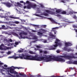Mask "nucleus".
<instances>
[{
  "label": "nucleus",
  "mask_w": 77,
  "mask_h": 77,
  "mask_svg": "<svg viewBox=\"0 0 77 77\" xmlns=\"http://www.w3.org/2000/svg\"><path fill=\"white\" fill-rule=\"evenodd\" d=\"M17 4L18 6H22V5H21V4H20L19 2H17Z\"/></svg>",
  "instance_id": "obj_25"
},
{
  "label": "nucleus",
  "mask_w": 77,
  "mask_h": 77,
  "mask_svg": "<svg viewBox=\"0 0 77 77\" xmlns=\"http://www.w3.org/2000/svg\"><path fill=\"white\" fill-rule=\"evenodd\" d=\"M45 56L38 57L37 55H35V56H32L31 55H28L27 54H22V56H20V59H24L30 60L44 61V62H46L53 60H55L57 62H65V60L59 57H55L54 56L52 57L51 55H49V57H48L46 55H45Z\"/></svg>",
  "instance_id": "obj_1"
},
{
  "label": "nucleus",
  "mask_w": 77,
  "mask_h": 77,
  "mask_svg": "<svg viewBox=\"0 0 77 77\" xmlns=\"http://www.w3.org/2000/svg\"><path fill=\"white\" fill-rule=\"evenodd\" d=\"M68 49V48H66V47H65L64 48V50H65V51H67V50Z\"/></svg>",
  "instance_id": "obj_38"
},
{
  "label": "nucleus",
  "mask_w": 77,
  "mask_h": 77,
  "mask_svg": "<svg viewBox=\"0 0 77 77\" xmlns=\"http://www.w3.org/2000/svg\"><path fill=\"white\" fill-rule=\"evenodd\" d=\"M61 14H63L64 15L66 14H67V11H63L61 12Z\"/></svg>",
  "instance_id": "obj_18"
},
{
  "label": "nucleus",
  "mask_w": 77,
  "mask_h": 77,
  "mask_svg": "<svg viewBox=\"0 0 77 77\" xmlns=\"http://www.w3.org/2000/svg\"><path fill=\"white\" fill-rule=\"evenodd\" d=\"M44 15H45V16H48V14L46 13H45L44 14Z\"/></svg>",
  "instance_id": "obj_45"
},
{
  "label": "nucleus",
  "mask_w": 77,
  "mask_h": 77,
  "mask_svg": "<svg viewBox=\"0 0 77 77\" xmlns=\"http://www.w3.org/2000/svg\"><path fill=\"white\" fill-rule=\"evenodd\" d=\"M46 12H47L48 14H51V15H53V14H55L56 13L54 11H49L48 10H46L45 11Z\"/></svg>",
  "instance_id": "obj_7"
},
{
  "label": "nucleus",
  "mask_w": 77,
  "mask_h": 77,
  "mask_svg": "<svg viewBox=\"0 0 77 77\" xmlns=\"http://www.w3.org/2000/svg\"><path fill=\"white\" fill-rule=\"evenodd\" d=\"M42 27H44V28H46V27H47V26L46 25H43L42 26Z\"/></svg>",
  "instance_id": "obj_39"
},
{
  "label": "nucleus",
  "mask_w": 77,
  "mask_h": 77,
  "mask_svg": "<svg viewBox=\"0 0 77 77\" xmlns=\"http://www.w3.org/2000/svg\"><path fill=\"white\" fill-rule=\"evenodd\" d=\"M15 45H18V44H19V42H16L15 43Z\"/></svg>",
  "instance_id": "obj_33"
},
{
  "label": "nucleus",
  "mask_w": 77,
  "mask_h": 77,
  "mask_svg": "<svg viewBox=\"0 0 77 77\" xmlns=\"http://www.w3.org/2000/svg\"><path fill=\"white\" fill-rule=\"evenodd\" d=\"M58 46V45H57V44H56L52 46H51L50 50H56V48H54V47H57Z\"/></svg>",
  "instance_id": "obj_8"
},
{
  "label": "nucleus",
  "mask_w": 77,
  "mask_h": 77,
  "mask_svg": "<svg viewBox=\"0 0 77 77\" xmlns=\"http://www.w3.org/2000/svg\"><path fill=\"white\" fill-rule=\"evenodd\" d=\"M2 68L4 69H6V70L9 69L10 72L11 73V74H14V70L12 66L10 67H8L7 68H5V67H4V66H2Z\"/></svg>",
  "instance_id": "obj_3"
},
{
  "label": "nucleus",
  "mask_w": 77,
  "mask_h": 77,
  "mask_svg": "<svg viewBox=\"0 0 77 77\" xmlns=\"http://www.w3.org/2000/svg\"><path fill=\"white\" fill-rule=\"evenodd\" d=\"M13 74H18V72H15L14 71V73Z\"/></svg>",
  "instance_id": "obj_43"
},
{
  "label": "nucleus",
  "mask_w": 77,
  "mask_h": 77,
  "mask_svg": "<svg viewBox=\"0 0 77 77\" xmlns=\"http://www.w3.org/2000/svg\"><path fill=\"white\" fill-rule=\"evenodd\" d=\"M32 8H35L37 6L36 5H31Z\"/></svg>",
  "instance_id": "obj_20"
},
{
  "label": "nucleus",
  "mask_w": 77,
  "mask_h": 77,
  "mask_svg": "<svg viewBox=\"0 0 77 77\" xmlns=\"http://www.w3.org/2000/svg\"><path fill=\"white\" fill-rule=\"evenodd\" d=\"M69 14H71V15L72 14L73 15V12L71 9L69 10L68 11H67V15H69Z\"/></svg>",
  "instance_id": "obj_11"
},
{
  "label": "nucleus",
  "mask_w": 77,
  "mask_h": 77,
  "mask_svg": "<svg viewBox=\"0 0 77 77\" xmlns=\"http://www.w3.org/2000/svg\"><path fill=\"white\" fill-rule=\"evenodd\" d=\"M56 52L57 53H60V51L59 50H57L56 51Z\"/></svg>",
  "instance_id": "obj_48"
},
{
  "label": "nucleus",
  "mask_w": 77,
  "mask_h": 77,
  "mask_svg": "<svg viewBox=\"0 0 77 77\" xmlns=\"http://www.w3.org/2000/svg\"><path fill=\"white\" fill-rule=\"evenodd\" d=\"M60 3H66V0L60 1Z\"/></svg>",
  "instance_id": "obj_23"
},
{
  "label": "nucleus",
  "mask_w": 77,
  "mask_h": 77,
  "mask_svg": "<svg viewBox=\"0 0 77 77\" xmlns=\"http://www.w3.org/2000/svg\"><path fill=\"white\" fill-rule=\"evenodd\" d=\"M5 16L2 17H1L4 18H6V20H9V18H8L9 17V16H6V15H8V14L6 13L5 14Z\"/></svg>",
  "instance_id": "obj_13"
},
{
  "label": "nucleus",
  "mask_w": 77,
  "mask_h": 77,
  "mask_svg": "<svg viewBox=\"0 0 77 77\" xmlns=\"http://www.w3.org/2000/svg\"><path fill=\"white\" fill-rule=\"evenodd\" d=\"M51 77H61L60 76H51Z\"/></svg>",
  "instance_id": "obj_51"
},
{
  "label": "nucleus",
  "mask_w": 77,
  "mask_h": 77,
  "mask_svg": "<svg viewBox=\"0 0 77 77\" xmlns=\"http://www.w3.org/2000/svg\"><path fill=\"white\" fill-rule=\"evenodd\" d=\"M60 27H62V26H60L59 27H56L55 28H52V30H55V29H59Z\"/></svg>",
  "instance_id": "obj_19"
},
{
  "label": "nucleus",
  "mask_w": 77,
  "mask_h": 77,
  "mask_svg": "<svg viewBox=\"0 0 77 77\" xmlns=\"http://www.w3.org/2000/svg\"><path fill=\"white\" fill-rule=\"evenodd\" d=\"M73 64H75L76 65L77 64V61H73Z\"/></svg>",
  "instance_id": "obj_26"
},
{
  "label": "nucleus",
  "mask_w": 77,
  "mask_h": 77,
  "mask_svg": "<svg viewBox=\"0 0 77 77\" xmlns=\"http://www.w3.org/2000/svg\"><path fill=\"white\" fill-rule=\"evenodd\" d=\"M12 68H13V69H14H14H21V68H21L20 67H14V66H11Z\"/></svg>",
  "instance_id": "obj_16"
},
{
  "label": "nucleus",
  "mask_w": 77,
  "mask_h": 77,
  "mask_svg": "<svg viewBox=\"0 0 77 77\" xmlns=\"http://www.w3.org/2000/svg\"><path fill=\"white\" fill-rule=\"evenodd\" d=\"M38 51H39V53H43V51L42 50H41V49H39L38 50Z\"/></svg>",
  "instance_id": "obj_28"
},
{
  "label": "nucleus",
  "mask_w": 77,
  "mask_h": 77,
  "mask_svg": "<svg viewBox=\"0 0 77 77\" xmlns=\"http://www.w3.org/2000/svg\"><path fill=\"white\" fill-rule=\"evenodd\" d=\"M58 42H60V40L59 39H57L56 40V41L55 42V44H57L58 45H60V46H61L62 43H58Z\"/></svg>",
  "instance_id": "obj_9"
},
{
  "label": "nucleus",
  "mask_w": 77,
  "mask_h": 77,
  "mask_svg": "<svg viewBox=\"0 0 77 77\" xmlns=\"http://www.w3.org/2000/svg\"><path fill=\"white\" fill-rule=\"evenodd\" d=\"M14 23H15V24H19L20 22L18 21H16L14 22Z\"/></svg>",
  "instance_id": "obj_30"
},
{
  "label": "nucleus",
  "mask_w": 77,
  "mask_h": 77,
  "mask_svg": "<svg viewBox=\"0 0 77 77\" xmlns=\"http://www.w3.org/2000/svg\"><path fill=\"white\" fill-rule=\"evenodd\" d=\"M67 63H69V64H71L72 63V62L71 61H69L67 62Z\"/></svg>",
  "instance_id": "obj_32"
},
{
  "label": "nucleus",
  "mask_w": 77,
  "mask_h": 77,
  "mask_svg": "<svg viewBox=\"0 0 77 77\" xmlns=\"http://www.w3.org/2000/svg\"><path fill=\"white\" fill-rule=\"evenodd\" d=\"M56 16H57V17H60V14H57L56 15Z\"/></svg>",
  "instance_id": "obj_50"
},
{
  "label": "nucleus",
  "mask_w": 77,
  "mask_h": 77,
  "mask_svg": "<svg viewBox=\"0 0 77 77\" xmlns=\"http://www.w3.org/2000/svg\"><path fill=\"white\" fill-rule=\"evenodd\" d=\"M38 50H39V49H38V48L37 49L36 48H35V50L36 51Z\"/></svg>",
  "instance_id": "obj_59"
},
{
  "label": "nucleus",
  "mask_w": 77,
  "mask_h": 77,
  "mask_svg": "<svg viewBox=\"0 0 77 77\" xmlns=\"http://www.w3.org/2000/svg\"><path fill=\"white\" fill-rule=\"evenodd\" d=\"M32 31L33 32H36V31L35 30H32Z\"/></svg>",
  "instance_id": "obj_60"
},
{
  "label": "nucleus",
  "mask_w": 77,
  "mask_h": 77,
  "mask_svg": "<svg viewBox=\"0 0 77 77\" xmlns=\"http://www.w3.org/2000/svg\"><path fill=\"white\" fill-rule=\"evenodd\" d=\"M29 53L30 54H36V53H35V52H33L32 51H29Z\"/></svg>",
  "instance_id": "obj_17"
},
{
  "label": "nucleus",
  "mask_w": 77,
  "mask_h": 77,
  "mask_svg": "<svg viewBox=\"0 0 77 77\" xmlns=\"http://www.w3.org/2000/svg\"><path fill=\"white\" fill-rule=\"evenodd\" d=\"M60 57H66L69 60H72V59H77V57L74 56L73 54H71L70 55L65 54L64 56H61Z\"/></svg>",
  "instance_id": "obj_2"
},
{
  "label": "nucleus",
  "mask_w": 77,
  "mask_h": 77,
  "mask_svg": "<svg viewBox=\"0 0 77 77\" xmlns=\"http://www.w3.org/2000/svg\"><path fill=\"white\" fill-rule=\"evenodd\" d=\"M56 12H57V13H60V12H61V10L60 9L57 10L56 11Z\"/></svg>",
  "instance_id": "obj_21"
},
{
  "label": "nucleus",
  "mask_w": 77,
  "mask_h": 77,
  "mask_svg": "<svg viewBox=\"0 0 77 77\" xmlns=\"http://www.w3.org/2000/svg\"><path fill=\"white\" fill-rule=\"evenodd\" d=\"M1 46H4V45L3 44H2L1 45Z\"/></svg>",
  "instance_id": "obj_64"
},
{
  "label": "nucleus",
  "mask_w": 77,
  "mask_h": 77,
  "mask_svg": "<svg viewBox=\"0 0 77 77\" xmlns=\"http://www.w3.org/2000/svg\"><path fill=\"white\" fill-rule=\"evenodd\" d=\"M44 54H47L48 53V52L47 51H44L43 52Z\"/></svg>",
  "instance_id": "obj_37"
},
{
  "label": "nucleus",
  "mask_w": 77,
  "mask_h": 77,
  "mask_svg": "<svg viewBox=\"0 0 77 77\" xmlns=\"http://www.w3.org/2000/svg\"><path fill=\"white\" fill-rule=\"evenodd\" d=\"M18 52H19V53H22V52H23V51L21 50H19L18 51Z\"/></svg>",
  "instance_id": "obj_41"
},
{
  "label": "nucleus",
  "mask_w": 77,
  "mask_h": 77,
  "mask_svg": "<svg viewBox=\"0 0 77 77\" xmlns=\"http://www.w3.org/2000/svg\"><path fill=\"white\" fill-rule=\"evenodd\" d=\"M3 64V63H0V67L1 65H2Z\"/></svg>",
  "instance_id": "obj_53"
},
{
  "label": "nucleus",
  "mask_w": 77,
  "mask_h": 77,
  "mask_svg": "<svg viewBox=\"0 0 77 77\" xmlns=\"http://www.w3.org/2000/svg\"><path fill=\"white\" fill-rule=\"evenodd\" d=\"M37 12L38 13H41V11H40L41 10H37Z\"/></svg>",
  "instance_id": "obj_46"
},
{
  "label": "nucleus",
  "mask_w": 77,
  "mask_h": 77,
  "mask_svg": "<svg viewBox=\"0 0 77 77\" xmlns=\"http://www.w3.org/2000/svg\"><path fill=\"white\" fill-rule=\"evenodd\" d=\"M26 4H28L29 5L31 4V3L29 1H27L26 2Z\"/></svg>",
  "instance_id": "obj_24"
},
{
  "label": "nucleus",
  "mask_w": 77,
  "mask_h": 77,
  "mask_svg": "<svg viewBox=\"0 0 77 77\" xmlns=\"http://www.w3.org/2000/svg\"><path fill=\"white\" fill-rule=\"evenodd\" d=\"M11 52L10 51H9L8 52V54H11Z\"/></svg>",
  "instance_id": "obj_47"
},
{
  "label": "nucleus",
  "mask_w": 77,
  "mask_h": 77,
  "mask_svg": "<svg viewBox=\"0 0 77 77\" xmlns=\"http://www.w3.org/2000/svg\"><path fill=\"white\" fill-rule=\"evenodd\" d=\"M5 25L2 26V27L1 28L2 29H5Z\"/></svg>",
  "instance_id": "obj_34"
},
{
  "label": "nucleus",
  "mask_w": 77,
  "mask_h": 77,
  "mask_svg": "<svg viewBox=\"0 0 77 77\" xmlns=\"http://www.w3.org/2000/svg\"><path fill=\"white\" fill-rule=\"evenodd\" d=\"M67 51L68 52H69V51H71V49H67Z\"/></svg>",
  "instance_id": "obj_42"
},
{
  "label": "nucleus",
  "mask_w": 77,
  "mask_h": 77,
  "mask_svg": "<svg viewBox=\"0 0 77 77\" xmlns=\"http://www.w3.org/2000/svg\"><path fill=\"white\" fill-rule=\"evenodd\" d=\"M22 21L24 22L25 23L26 22V20H22Z\"/></svg>",
  "instance_id": "obj_62"
},
{
  "label": "nucleus",
  "mask_w": 77,
  "mask_h": 77,
  "mask_svg": "<svg viewBox=\"0 0 77 77\" xmlns=\"http://www.w3.org/2000/svg\"><path fill=\"white\" fill-rule=\"evenodd\" d=\"M72 27H73L75 28V27H76V26H75V25H72Z\"/></svg>",
  "instance_id": "obj_57"
},
{
  "label": "nucleus",
  "mask_w": 77,
  "mask_h": 77,
  "mask_svg": "<svg viewBox=\"0 0 77 77\" xmlns=\"http://www.w3.org/2000/svg\"><path fill=\"white\" fill-rule=\"evenodd\" d=\"M6 5L7 7H8V8H11L12 5V4L8 2L6 4Z\"/></svg>",
  "instance_id": "obj_12"
},
{
  "label": "nucleus",
  "mask_w": 77,
  "mask_h": 77,
  "mask_svg": "<svg viewBox=\"0 0 77 77\" xmlns=\"http://www.w3.org/2000/svg\"><path fill=\"white\" fill-rule=\"evenodd\" d=\"M33 38L34 39H35V40L38 39V38L36 36H34L33 37Z\"/></svg>",
  "instance_id": "obj_29"
},
{
  "label": "nucleus",
  "mask_w": 77,
  "mask_h": 77,
  "mask_svg": "<svg viewBox=\"0 0 77 77\" xmlns=\"http://www.w3.org/2000/svg\"><path fill=\"white\" fill-rule=\"evenodd\" d=\"M26 8H27V9H30L31 8H32V4H29V5H28L27 6Z\"/></svg>",
  "instance_id": "obj_15"
},
{
  "label": "nucleus",
  "mask_w": 77,
  "mask_h": 77,
  "mask_svg": "<svg viewBox=\"0 0 77 77\" xmlns=\"http://www.w3.org/2000/svg\"><path fill=\"white\" fill-rule=\"evenodd\" d=\"M20 3H24V2L23 1H21L20 2Z\"/></svg>",
  "instance_id": "obj_56"
},
{
  "label": "nucleus",
  "mask_w": 77,
  "mask_h": 77,
  "mask_svg": "<svg viewBox=\"0 0 77 77\" xmlns=\"http://www.w3.org/2000/svg\"><path fill=\"white\" fill-rule=\"evenodd\" d=\"M3 49V48L2 46H0V50H2Z\"/></svg>",
  "instance_id": "obj_54"
},
{
  "label": "nucleus",
  "mask_w": 77,
  "mask_h": 77,
  "mask_svg": "<svg viewBox=\"0 0 77 77\" xmlns=\"http://www.w3.org/2000/svg\"><path fill=\"white\" fill-rule=\"evenodd\" d=\"M32 26H34V27H38V26H39L38 25H34V24L32 25Z\"/></svg>",
  "instance_id": "obj_40"
},
{
  "label": "nucleus",
  "mask_w": 77,
  "mask_h": 77,
  "mask_svg": "<svg viewBox=\"0 0 77 77\" xmlns=\"http://www.w3.org/2000/svg\"><path fill=\"white\" fill-rule=\"evenodd\" d=\"M73 18H74V19H77V17H76V16H75V15H74L73 16Z\"/></svg>",
  "instance_id": "obj_35"
},
{
  "label": "nucleus",
  "mask_w": 77,
  "mask_h": 77,
  "mask_svg": "<svg viewBox=\"0 0 77 77\" xmlns=\"http://www.w3.org/2000/svg\"><path fill=\"white\" fill-rule=\"evenodd\" d=\"M39 31H43L41 32H38V34H39V35H43V33H46L47 32V31L42 28H41L40 29H39Z\"/></svg>",
  "instance_id": "obj_4"
},
{
  "label": "nucleus",
  "mask_w": 77,
  "mask_h": 77,
  "mask_svg": "<svg viewBox=\"0 0 77 77\" xmlns=\"http://www.w3.org/2000/svg\"><path fill=\"white\" fill-rule=\"evenodd\" d=\"M48 19L51 21V22L53 24H58L59 25H60V23H57V22H56L54 20H53L51 18H48Z\"/></svg>",
  "instance_id": "obj_6"
},
{
  "label": "nucleus",
  "mask_w": 77,
  "mask_h": 77,
  "mask_svg": "<svg viewBox=\"0 0 77 77\" xmlns=\"http://www.w3.org/2000/svg\"><path fill=\"white\" fill-rule=\"evenodd\" d=\"M54 32V34L55 35L56 34V32H57V31H55Z\"/></svg>",
  "instance_id": "obj_58"
},
{
  "label": "nucleus",
  "mask_w": 77,
  "mask_h": 77,
  "mask_svg": "<svg viewBox=\"0 0 77 77\" xmlns=\"http://www.w3.org/2000/svg\"><path fill=\"white\" fill-rule=\"evenodd\" d=\"M74 23V22H70V23Z\"/></svg>",
  "instance_id": "obj_63"
},
{
  "label": "nucleus",
  "mask_w": 77,
  "mask_h": 77,
  "mask_svg": "<svg viewBox=\"0 0 77 77\" xmlns=\"http://www.w3.org/2000/svg\"><path fill=\"white\" fill-rule=\"evenodd\" d=\"M23 35H27V33L25 32L24 31H23L22 32H20L19 34V35L20 36V37L21 38H23Z\"/></svg>",
  "instance_id": "obj_5"
},
{
  "label": "nucleus",
  "mask_w": 77,
  "mask_h": 77,
  "mask_svg": "<svg viewBox=\"0 0 77 77\" xmlns=\"http://www.w3.org/2000/svg\"><path fill=\"white\" fill-rule=\"evenodd\" d=\"M9 18H13V19H20V17H13L11 16H9Z\"/></svg>",
  "instance_id": "obj_14"
},
{
  "label": "nucleus",
  "mask_w": 77,
  "mask_h": 77,
  "mask_svg": "<svg viewBox=\"0 0 77 77\" xmlns=\"http://www.w3.org/2000/svg\"><path fill=\"white\" fill-rule=\"evenodd\" d=\"M4 67H5L6 68H7V67H8V66L6 64H5L4 65Z\"/></svg>",
  "instance_id": "obj_49"
},
{
  "label": "nucleus",
  "mask_w": 77,
  "mask_h": 77,
  "mask_svg": "<svg viewBox=\"0 0 77 77\" xmlns=\"http://www.w3.org/2000/svg\"><path fill=\"white\" fill-rule=\"evenodd\" d=\"M36 47L38 49H39V48H41V46H40L39 45H37L36 46Z\"/></svg>",
  "instance_id": "obj_31"
},
{
  "label": "nucleus",
  "mask_w": 77,
  "mask_h": 77,
  "mask_svg": "<svg viewBox=\"0 0 77 77\" xmlns=\"http://www.w3.org/2000/svg\"><path fill=\"white\" fill-rule=\"evenodd\" d=\"M19 75H21V76H23V77H26V75L23 74L21 73H19Z\"/></svg>",
  "instance_id": "obj_22"
},
{
  "label": "nucleus",
  "mask_w": 77,
  "mask_h": 77,
  "mask_svg": "<svg viewBox=\"0 0 77 77\" xmlns=\"http://www.w3.org/2000/svg\"><path fill=\"white\" fill-rule=\"evenodd\" d=\"M13 35H14V36H18V34L15 32H13Z\"/></svg>",
  "instance_id": "obj_27"
},
{
  "label": "nucleus",
  "mask_w": 77,
  "mask_h": 77,
  "mask_svg": "<svg viewBox=\"0 0 77 77\" xmlns=\"http://www.w3.org/2000/svg\"><path fill=\"white\" fill-rule=\"evenodd\" d=\"M43 42L44 43H46L47 42V40H45Z\"/></svg>",
  "instance_id": "obj_55"
},
{
  "label": "nucleus",
  "mask_w": 77,
  "mask_h": 77,
  "mask_svg": "<svg viewBox=\"0 0 77 77\" xmlns=\"http://www.w3.org/2000/svg\"><path fill=\"white\" fill-rule=\"evenodd\" d=\"M73 13H74V14H77V12L74 11V12H73Z\"/></svg>",
  "instance_id": "obj_61"
},
{
  "label": "nucleus",
  "mask_w": 77,
  "mask_h": 77,
  "mask_svg": "<svg viewBox=\"0 0 77 77\" xmlns=\"http://www.w3.org/2000/svg\"><path fill=\"white\" fill-rule=\"evenodd\" d=\"M10 45L12 46V45H14V43H10Z\"/></svg>",
  "instance_id": "obj_52"
},
{
  "label": "nucleus",
  "mask_w": 77,
  "mask_h": 77,
  "mask_svg": "<svg viewBox=\"0 0 77 77\" xmlns=\"http://www.w3.org/2000/svg\"><path fill=\"white\" fill-rule=\"evenodd\" d=\"M72 45V44L69 42L65 43V46L66 47H69V46H71Z\"/></svg>",
  "instance_id": "obj_10"
},
{
  "label": "nucleus",
  "mask_w": 77,
  "mask_h": 77,
  "mask_svg": "<svg viewBox=\"0 0 77 77\" xmlns=\"http://www.w3.org/2000/svg\"><path fill=\"white\" fill-rule=\"evenodd\" d=\"M9 41H10V42H12L13 40H12V39H11V38H10L9 39Z\"/></svg>",
  "instance_id": "obj_44"
},
{
  "label": "nucleus",
  "mask_w": 77,
  "mask_h": 77,
  "mask_svg": "<svg viewBox=\"0 0 77 77\" xmlns=\"http://www.w3.org/2000/svg\"><path fill=\"white\" fill-rule=\"evenodd\" d=\"M50 36H51V37H55V36H54V35L52 34H50Z\"/></svg>",
  "instance_id": "obj_36"
}]
</instances>
